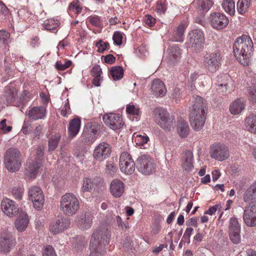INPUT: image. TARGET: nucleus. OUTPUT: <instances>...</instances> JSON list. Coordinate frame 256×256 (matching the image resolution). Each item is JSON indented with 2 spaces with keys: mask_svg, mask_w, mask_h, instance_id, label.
Masks as SVG:
<instances>
[{
  "mask_svg": "<svg viewBox=\"0 0 256 256\" xmlns=\"http://www.w3.org/2000/svg\"><path fill=\"white\" fill-rule=\"evenodd\" d=\"M42 256H57L54 248L50 245L44 247L42 250Z\"/></svg>",
  "mask_w": 256,
  "mask_h": 256,
  "instance_id": "46",
  "label": "nucleus"
},
{
  "mask_svg": "<svg viewBox=\"0 0 256 256\" xmlns=\"http://www.w3.org/2000/svg\"><path fill=\"white\" fill-rule=\"evenodd\" d=\"M24 190L22 188L16 186L12 189L11 192L16 199L20 200L24 194Z\"/></svg>",
  "mask_w": 256,
  "mask_h": 256,
  "instance_id": "45",
  "label": "nucleus"
},
{
  "mask_svg": "<svg viewBox=\"0 0 256 256\" xmlns=\"http://www.w3.org/2000/svg\"><path fill=\"white\" fill-rule=\"evenodd\" d=\"M79 207V202L74 194L68 193L62 197L60 209L64 214L72 216L76 212Z\"/></svg>",
  "mask_w": 256,
  "mask_h": 256,
  "instance_id": "5",
  "label": "nucleus"
},
{
  "mask_svg": "<svg viewBox=\"0 0 256 256\" xmlns=\"http://www.w3.org/2000/svg\"><path fill=\"white\" fill-rule=\"evenodd\" d=\"M102 43H104V41L100 40L96 44V46L98 48V51L100 52H103L106 50V48L104 44H102Z\"/></svg>",
  "mask_w": 256,
  "mask_h": 256,
  "instance_id": "62",
  "label": "nucleus"
},
{
  "mask_svg": "<svg viewBox=\"0 0 256 256\" xmlns=\"http://www.w3.org/2000/svg\"><path fill=\"white\" fill-rule=\"evenodd\" d=\"M245 104L244 100L238 98L234 100L230 105V110L233 114H240L244 108Z\"/></svg>",
  "mask_w": 256,
  "mask_h": 256,
  "instance_id": "31",
  "label": "nucleus"
},
{
  "mask_svg": "<svg viewBox=\"0 0 256 256\" xmlns=\"http://www.w3.org/2000/svg\"><path fill=\"white\" fill-rule=\"evenodd\" d=\"M100 130V126L98 123L88 122L81 136L82 142L85 144H91L96 140Z\"/></svg>",
  "mask_w": 256,
  "mask_h": 256,
  "instance_id": "7",
  "label": "nucleus"
},
{
  "mask_svg": "<svg viewBox=\"0 0 256 256\" xmlns=\"http://www.w3.org/2000/svg\"><path fill=\"white\" fill-rule=\"evenodd\" d=\"M42 162L40 159L35 160L32 163L29 164L26 167V170L28 172L29 176L32 178H34L38 174L39 169L41 166Z\"/></svg>",
  "mask_w": 256,
  "mask_h": 256,
  "instance_id": "34",
  "label": "nucleus"
},
{
  "mask_svg": "<svg viewBox=\"0 0 256 256\" xmlns=\"http://www.w3.org/2000/svg\"><path fill=\"white\" fill-rule=\"evenodd\" d=\"M198 76L199 75H198V73H197L196 72H194L190 76V82H192V84L190 86L192 90L193 89V88H194V86H192V83L198 78Z\"/></svg>",
  "mask_w": 256,
  "mask_h": 256,
  "instance_id": "64",
  "label": "nucleus"
},
{
  "mask_svg": "<svg viewBox=\"0 0 256 256\" xmlns=\"http://www.w3.org/2000/svg\"><path fill=\"white\" fill-rule=\"evenodd\" d=\"M246 124L248 131L256 133V114H250L246 119Z\"/></svg>",
  "mask_w": 256,
  "mask_h": 256,
  "instance_id": "36",
  "label": "nucleus"
},
{
  "mask_svg": "<svg viewBox=\"0 0 256 256\" xmlns=\"http://www.w3.org/2000/svg\"><path fill=\"white\" fill-rule=\"evenodd\" d=\"M110 231L108 225L102 224L93 232L90 241V256H100L104 254L105 248L110 242Z\"/></svg>",
  "mask_w": 256,
  "mask_h": 256,
  "instance_id": "1",
  "label": "nucleus"
},
{
  "mask_svg": "<svg viewBox=\"0 0 256 256\" xmlns=\"http://www.w3.org/2000/svg\"><path fill=\"white\" fill-rule=\"evenodd\" d=\"M250 4V0H238L237 2V10L240 14H244L247 10Z\"/></svg>",
  "mask_w": 256,
  "mask_h": 256,
  "instance_id": "43",
  "label": "nucleus"
},
{
  "mask_svg": "<svg viewBox=\"0 0 256 256\" xmlns=\"http://www.w3.org/2000/svg\"><path fill=\"white\" fill-rule=\"evenodd\" d=\"M32 128V125L30 124L28 122H24V125L22 126V132L26 134H28L30 130Z\"/></svg>",
  "mask_w": 256,
  "mask_h": 256,
  "instance_id": "56",
  "label": "nucleus"
},
{
  "mask_svg": "<svg viewBox=\"0 0 256 256\" xmlns=\"http://www.w3.org/2000/svg\"><path fill=\"white\" fill-rule=\"evenodd\" d=\"M94 184L92 179L86 178L84 180L82 188L83 192H90Z\"/></svg>",
  "mask_w": 256,
  "mask_h": 256,
  "instance_id": "48",
  "label": "nucleus"
},
{
  "mask_svg": "<svg viewBox=\"0 0 256 256\" xmlns=\"http://www.w3.org/2000/svg\"><path fill=\"white\" fill-rule=\"evenodd\" d=\"M80 127V120L79 118L72 119L69 124L68 132L69 136L74 138L78 132Z\"/></svg>",
  "mask_w": 256,
  "mask_h": 256,
  "instance_id": "30",
  "label": "nucleus"
},
{
  "mask_svg": "<svg viewBox=\"0 0 256 256\" xmlns=\"http://www.w3.org/2000/svg\"><path fill=\"white\" fill-rule=\"evenodd\" d=\"M166 60L170 64L177 63L181 58L182 50L176 44L170 46L166 50Z\"/></svg>",
  "mask_w": 256,
  "mask_h": 256,
  "instance_id": "21",
  "label": "nucleus"
},
{
  "mask_svg": "<svg viewBox=\"0 0 256 256\" xmlns=\"http://www.w3.org/2000/svg\"><path fill=\"white\" fill-rule=\"evenodd\" d=\"M166 6L164 3L159 0L157 2L156 10L160 14H164L166 10Z\"/></svg>",
  "mask_w": 256,
  "mask_h": 256,
  "instance_id": "55",
  "label": "nucleus"
},
{
  "mask_svg": "<svg viewBox=\"0 0 256 256\" xmlns=\"http://www.w3.org/2000/svg\"><path fill=\"white\" fill-rule=\"evenodd\" d=\"M117 170L116 164L111 160L107 162L106 168V172L108 174L112 176L114 174Z\"/></svg>",
  "mask_w": 256,
  "mask_h": 256,
  "instance_id": "47",
  "label": "nucleus"
},
{
  "mask_svg": "<svg viewBox=\"0 0 256 256\" xmlns=\"http://www.w3.org/2000/svg\"><path fill=\"white\" fill-rule=\"evenodd\" d=\"M135 163L132 156L127 152H123L120 158V168L122 172L131 174L135 170Z\"/></svg>",
  "mask_w": 256,
  "mask_h": 256,
  "instance_id": "11",
  "label": "nucleus"
},
{
  "mask_svg": "<svg viewBox=\"0 0 256 256\" xmlns=\"http://www.w3.org/2000/svg\"><path fill=\"white\" fill-rule=\"evenodd\" d=\"M4 164L10 172L18 171L22 164L21 154L18 150L14 148H8L4 155Z\"/></svg>",
  "mask_w": 256,
  "mask_h": 256,
  "instance_id": "4",
  "label": "nucleus"
},
{
  "mask_svg": "<svg viewBox=\"0 0 256 256\" xmlns=\"http://www.w3.org/2000/svg\"><path fill=\"white\" fill-rule=\"evenodd\" d=\"M126 111L128 114L138 116L140 114V110L138 108H136L134 105L128 106Z\"/></svg>",
  "mask_w": 256,
  "mask_h": 256,
  "instance_id": "54",
  "label": "nucleus"
},
{
  "mask_svg": "<svg viewBox=\"0 0 256 256\" xmlns=\"http://www.w3.org/2000/svg\"><path fill=\"white\" fill-rule=\"evenodd\" d=\"M252 41L249 36L242 35L237 38L233 46L234 54L242 64H248L252 52Z\"/></svg>",
  "mask_w": 256,
  "mask_h": 256,
  "instance_id": "3",
  "label": "nucleus"
},
{
  "mask_svg": "<svg viewBox=\"0 0 256 256\" xmlns=\"http://www.w3.org/2000/svg\"><path fill=\"white\" fill-rule=\"evenodd\" d=\"M28 222V216L26 214L22 213L21 214V218L16 221L15 226L18 232H22L26 228Z\"/></svg>",
  "mask_w": 256,
  "mask_h": 256,
  "instance_id": "33",
  "label": "nucleus"
},
{
  "mask_svg": "<svg viewBox=\"0 0 256 256\" xmlns=\"http://www.w3.org/2000/svg\"><path fill=\"white\" fill-rule=\"evenodd\" d=\"M219 206H220L218 204H216L212 206H210L208 210L204 212V214L212 215L216 211Z\"/></svg>",
  "mask_w": 256,
  "mask_h": 256,
  "instance_id": "61",
  "label": "nucleus"
},
{
  "mask_svg": "<svg viewBox=\"0 0 256 256\" xmlns=\"http://www.w3.org/2000/svg\"><path fill=\"white\" fill-rule=\"evenodd\" d=\"M110 191L115 198L120 197L124 191V183L118 179L113 180L110 184Z\"/></svg>",
  "mask_w": 256,
  "mask_h": 256,
  "instance_id": "25",
  "label": "nucleus"
},
{
  "mask_svg": "<svg viewBox=\"0 0 256 256\" xmlns=\"http://www.w3.org/2000/svg\"><path fill=\"white\" fill-rule=\"evenodd\" d=\"M93 216L90 212H86L79 216L78 218V226L82 230L90 228L92 224Z\"/></svg>",
  "mask_w": 256,
  "mask_h": 256,
  "instance_id": "26",
  "label": "nucleus"
},
{
  "mask_svg": "<svg viewBox=\"0 0 256 256\" xmlns=\"http://www.w3.org/2000/svg\"><path fill=\"white\" fill-rule=\"evenodd\" d=\"M240 224L238 219L232 218L230 220L228 226V235L230 240L234 244H238L240 242Z\"/></svg>",
  "mask_w": 256,
  "mask_h": 256,
  "instance_id": "15",
  "label": "nucleus"
},
{
  "mask_svg": "<svg viewBox=\"0 0 256 256\" xmlns=\"http://www.w3.org/2000/svg\"><path fill=\"white\" fill-rule=\"evenodd\" d=\"M186 225L187 226H197V220L196 218H192L186 222Z\"/></svg>",
  "mask_w": 256,
  "mask_h": 256,
  "instance_id": "63",
  "label": "nucleus"
},
{
  "mask_svg": "<svg viewBox=\"0 0 256 256\" xmlns=\"http://www.w3.org/2000/svg\"><path fill=\"white\" fill-rule=\"evenodd\" d=\"M136 162L138 170L144 174H150L155 170L154 162L148 155L140 156L138 158Z\"/></svg>",
  "mask_w": 256,
  "mask_h": 256,
  "instance_id": "8",
  "label": "nucleus"
},
{
  "mask_svg": "<svg viewBox=\"0 0 256 256\" xmlns=\"http://www.w3.org/2000/svg\"><path fill=\"white\" fill-rule=\"evenodd\" d=\"M177 132L181 138L187 137L190 132V128L188 122L182 119L178 121Z\"/></svg>",
  "mask_w": 256,
  "mask_h": 256,
  "instance_id": "32",
  "label": "nucleus"
},
{
  "mask_svg": "<svg viewBox=\"0 0 256 256\" xmlns=\"http://www.w3.org/2000/svg\"><path fill=\"white\" fill-rule=\"evenodd\" d=\"M222 6L224 10L230 15H233L235 12L234 2L232 0H224Z\"/></svg>",
  "mask_w": 256,
  "mask_h": 256,
  "instance_id": "41",
  "label": "nucleus"
},
{
  "mask_svg": "<svg viewBox=\"0 0 256 256\" xmlns=\"http://www.w3.org/2000/svg\"><path fill=\"white\" fill-rule=\"evenodd\" d=\"M220 60L219 53L206 54L204 56V66L210 72L214 73L218 69Z\"/></svg>",
  "mask_w": 256,
  "mask_h": 256,
  "instance_id": "10",
  "label": "nucleus"
},
{
  "mask_svg": "<svg viewBox=\"0 0 256 256\" xmlns=\"http://www.w3.org/2000/svg\"><path fill=\"white\" fill-rule=\"evenodd\" d=\"M205 108L203 98L196 96L189 114L190 124L194 130L199 131L204 126L206 116Z\"/></svg>",
  "mask_w": 256,
  "mask_h": 256,
  "instance_id": "2",
  "label": "nucleus"
},
{
  "mask_svg": "<svg viewBox=\"0 0 256 256\" xmlns=\"http://www.w3.org/2000/svg\"><path fill=\"white\" fill-rule=\"evenodd\" d=\"M156 124L162 129L170 131L174 126V116H170L166 110L156 108L154 111Z\"/></svg>",
  "mask_w": 256,
  "mask_h": 256,
  "instance_id": "6",
  "label": "nucleus"
},
{
  "mask_svg": "<svg viewBox=\"0 0 256 256\" xmlns=\"http://www.w3.org/2000/svg\"><path fill=\"white\" fill-rule=\"evenodd\" d=\"M60 139V136L58 134L52 136L48 140V151H54L58 146Z\"/></svg>",
  "mask_w": 256,
  "mask_h": 256,
  "instance_id": "42",
  "label": "nucleus"
},
{
  "mask_svg": "<svg viewBox=\"0 0 256 256\" xmlns=\"http://www.w3.org/2000/svg\"><path fill=\"white\" fill-rule=\"evenodd\" d=\"M56 21L52 19L46 20L44 22L43 26L46 30L50 31L54 30L58 26V23L56 22Z\"/></svg>",
  "mask_w": 256,
  "mask_h": 256,
  "instance_id": "44",
  "label": "nucleus"
},
{
  "mask_svg": "<svg viewBox=\"0 0 256 256\" xmlns=\"http://www.w3.org/2000/svg\"><path fill=\"white\" fill-rule=\"evenodd\" d=\"M4 96L8 104L12 103L16 100L17 96L16 89L14 88L6 87Z\"/></svg>",
  "mask_w": 256,
  "mask_h": 256,
  "instance_id": "38",
  "label": "nucleus"
},
{
  "mask_svg": "<svg viewBox=\"0 0 256 256\" xmlns=\"http://www.w3.org/2000/svg\"><path fill=\"white\" fill-rule=\"evenodd\" d=\"M249 99L252 102L256 104V90H252L250 91Z\"/></svg>",
  "mask_w": 256,
  "mask_h": 256,
  "instance_id": "60",
  "label": "nucleus"
},
{
  "mask_svg": "<svg viewBox=\"0 0 256 256\" xmlns=\"http://www.w3.org/2000/svg\"><path fill=\"white\" fill-rule=\"evenodd\" d=\"M88 20L93 26H98L100 24V18L98 16L90 17Z\"/></svg>",
  "mask_w": 256,
  "mask_h": 256,
  "instance_id": "58",
  "label": "nucleus"
},
{
  "mask_svg": "<svg viewBox=\"0 0 256 256\" xmlns=\"http://www.w3.org/2000/svg\"><path fill=\"white\" fill-rule=\"evenodd\" d=\"M14 245V240L10 234H4L0 236V253H8Z\"/></svg>",
  "mask_w": 256,
  "mask_h": 256,
  "instance_id": "22",
  "label": "nucleus"
},
{
  "mask_svg": "<svg viewBox=\"0 0 256 256\" xmlns=\"http://www.w3.org/2000/svg\"><path fill=\"white\" fill-rule=\"evenodd\" d=\"M243 220L246 226H256V202H252L244 207Z\"/></svg>",
  "mask_w": 256,
  "mask_h": 256,
  "instance_id": "12",
  "label": "nucleus"
},
{
  "mask_svg": "<svg viewBox=\"0 0 256 256\" xmlns=\"http://www.w3.org/2000/svg\"><path fill=\"white\" fill-rule=\"evenodd\" d=\"M232 82L230 77L226 74H222L218 76L216 90L219 93L224 94L226 92L230 82Z\"/></svg>",
  "mask_w": 256,
  "mask_h": 256,
  "instance_id": "24",
  "label": "nucleus"
},
{
  "mask_svg": "<svg viewBox=\"0 0 256 256\" xmlns=\"http://www.w3.org/2000/svg\"><path fill=\"white\" fill-rule=\"evenodd\" d=\"M70 220L68 218H58L54 220L50 225V230L54 234H56L64 232L69 228Z\"/></svg>",
  "mask_w": 256,
  "mask_h": 256,
  "instance_id": "16",
  "label": "nucleus"
},
{
  "mask_svg": "<svg viewBox=\"0 0 256 256\" xmlns=\"http://www.w3.org/2000/svg\"><path fill=\"white\" fill-rule=\"evenodd\" d=\"M72 64V62L67 60L64 64L60 62H57L56 64V67L58 70H64L69 68Z\"/></svg>",
  "mask_w": 256,
  "mask_h": 256,
  "instance_id": "51",
  "label": "nucleus"
},
{
  "mask_svg": "<svg viewBox=\"0 0 256 256\" xmlns=\"http://www.w3.org/2000/svg\"><path fill=\"white\" fill-rule=\"evenodd\" d=\"M110 75L112 77L114 80H118L122 78L124 76V70L120 66H114L111 68Z\"/></svg>",
  "mask_w": 256,
  "mask_h": 256,
  "instance_id": "39",
  "label": "nucleus"
},
{
  "mask_svg": "<svg viewBox=\"0 0 256 256\" xmlns=\"http://www.w3.org/2000/svg\"><path fill=\"white\" fill-rule=\"evenodd\" d=\"M28 194L34 208L38 210L41 209L44 202V194L42 189L38 186H33L30 188Z\"/></svg>",
  "mask_w": 256,
  "mask_h": 256,
  "instance_id": "9",
  "label": "nucleus"
},
{
  "mask_svg": "<svg viewBox=\"0 0 256 256\" xmlns=\"http://www.w3.org/2000/svg\"><path fill=\"white\" fill-rule=\"evenodd\" d=\"M46 114V108L44 106H34L28 112V117L32 121L43 119Z\"/></svg>",
  "mask_w": 256,
  "mask_h": 256,
  "instance_id": "23",
  "label": "nucleus"
},
{
  "mask_svg": "<svg viewBox=\"0 0 256 256\" xmlns=\"http://www.w3.org/2000/svg\"><path fill=\"white\" fill-rule=\"evenodd\" d=\"M192 160V152L190 150H186L182 154V168L188 172L194 168Z\"/></svg>",
  "mask_w": 256,
  "mask_h": 256,
  "instance_id": "28",
  "label": "nucleus"
},
{
  "mask_svg": "<svg viewBox=\"0 0 256 256\" xmlns=\"http://www.w3.org/2000/svg\"><path fill=\"white\" fill-rule=\"evenodd\" d=\"M185 29L186 28L183 24H180L173 34L172 40L176 42H182Z\"/></svg>",
  "mask_w": 256,
  "mask_h": 256,
  "instance_id": "37",
  "label": "nucleus"
},
{
  "mask_svg": "<svg viewBox=\"0 0 256 256\" xmlns=\"http://www.w3.org/2000/svg\"><path fill=\"white\" fill-rule=\"evenodd\" d=\"M10 34L6 30H0V42L2 44H7L10 42Z\"/></svg>",
  "mask_w": 256,
  "mask_h": 256,
  "instance_id": "49",
  "label": "nucleus"
},
{
  "mask_svg": "<svg viewBox=\"0 0 256 256\" xmlns=\"http://www.w3.org/2000/svg\"><path fill=\"white\" fill-rule=\"evenodd\" d=\"M151 89L153 94L156 96H163L166 92L165 85L160 79H155L152 81Z\"/></svg>",
  "mask_w": 256,
  "mask_h": 256,
  "instance_id": "27",
  "label": "nucleus"
},
{
  "mask_svg": "<svg viewBox=\"0 0 256 256\" xmlns=\"http://www.w3.org/2000/svg\"><path fill=\"white\" fill-rule=\"evenodd\" d=\"M122 34L120 32H115L113 34L112 39L114 44L117 46H120L122 44Z\"/></svg>",
  "mask_w": 256,
  "mask_h": 256,
  "instance_id": "50",
  "label": "nucleus"
},
{
  "mask_svg": "<svg viewBox=\"0 0 256 256\" xmlns=\"http://www.w3.org/2000/svg\"><path fill=\"white\" fill-rule=\"evenodd\" d=\"M155 20V18L150 15L147 14L145 16L144 22L147 25L152 26L154 24Z\"/></svg>",
  "mask_w": 256,
  "mask_h": 256,
  "instance_id": "57",
  "label": "nucleus"
},
{
  "mask_svg": "<svg viewBox=\"0 0 256 256\" xmlns=\"http://www.w3.org/2000/svg\"><path fill=\"white\" fill-rule=\"evenodd\" d=\"M132 136L136 144L138 146H144V144H146L150 140L148 136L144 133H143V134L134 133Z\"/></svg>",
  "mask_w": 256,
  "mask_h": 256,
  "instance_id": "40",
  "label": "nucleus"
},
{
  "mask_svg": "<svg viewBox=\"0 0 256 256\" xmlns=\"http://www.w3.org/2000/svg\"><path fill=\"white\" fill-rule=\"evenodd\" d=\"M104 60L106 63L112 64L114 62L116 58L112 54H109L104 56Z\"/></svg>",
  "mask_w": 256,
  "mask_h": 256,
  "instance_id": "59",
  "label": "nucleus"
},
{
  "mask_svg": "<svg viewBox=\"0 0 256 256\" xmlns=\"http://www.w3.org/2000/svg\"><path fill=\"white\" fill-rule=\"evenodd\" d=\"M243 200L245 202L256 200V182L251 184L244 192Z\"/></svg>",
  "mask_w": 256,
  "mask_h": 256,
  "instance_id": "29",
  "label": "nucleus"
},
{
  "mask_svg": "<svg viewBox=\"0 0 256 256\" xmlns=\"http://www.w3.org/2000/svg\"><path fill=\"white\" fill-rule=\"evenodd\" d=\"M110 153V145L106 142H102L96 147L93 156L96 160L102 161L108 158Z\"/></svg>",
  "mask_w": 256,
  "mask_h": 256,
  "instance_id": "17",
  "label": "nucleus"
},
{
  "mask_svg": "<svg viewBox=\"0 0 256 256\" xmlns=\"http://www.w3.org/2000/svg\"><path fill=\"white\" fill-rule=\"evenodd\" d=\"M211 26L216 29L221 30L228 24V20L226 16L220 12H214L210 17Z\"/></svg>",
  "mask_w": 256,
  "mask_h": 256,
  "instance_id": "18",
  "label": "nucleus"
},
{
  "mask_svg": "<svg viewBox=\"0 0 256 256\" xmlns=\"http://www.w3.org/2000/svg\"><path fill=\"white\" fill-rule=\"evenodd\" d=\"M103 120L105 124L114 130L121 128L124 124L122 117L117 114H105L103 116Z\"/></svg>",
  "mask_w": 256,
  "mask_h": 256,
  "instance_id": "14",
  "label": "nucleus"
},
{
  "mask_svg": "<svg viewBox=\"0 0 256 256\" xmlns=\"http://www.w3.org/2000/svg\"><path fill=\"white\" fill-rule=\"evenodd\" d=\"M190 44L192 47L198 50L200 48L204 42V38L202 31L194 30L190 32Z\"/></svg>",
  "mask_w": 256,
  "mask_h": 256,
  "instance_id": "20",
  "label": "nucleus"
},
{
  "mask_svg": "<svg viewBox=\"0 0 256 256\" xmlns=\"http://www.w3.org/2000/svg\"><path fill=\"white\" fill-rule=\"evenodd\" d=\"M193 228H188L183 236L182 240L184 242L189 244L190 242V237L193 232Z\"/></svg>",
  "mask_w": 256,
  "mask_h": 256,
  "instance_id": "52",
  "label": "nucleus"
},
{
  "mask_svg": "<svg viewBox=\"0 0 256 256\" xmlns=\"http://www.w3.org/2000/svg\"><path fill=\"white\" fill-rule=\"evenodd\" d=\"M194 3L196 4V8L203 13L208 12L213 4L211 0H194Z\"/></svg>",
  "mask_w": 256,
  "mask_h": 256,
  "instance_id": "35",
  "label": "nucleus"
},
{
  "mask_svg": "<svg viewBox=\"0 0 256 256\" xmlns=\"http://www.w3.org/2000/svg\"><path fill=\"white\" fill-rule=\"evenodd\" d=\"M1 208L2 212L8 216L13 217L18 216L19 208L14 201L6 198L1 202Z\"/></svg>",
  "mask_w": 256,
  "mask_h": 256,
  "instance_id": "19",
  "label": "nucleus"
},
{
  "mask_svg": "<svg viewBox=\"0 0 256 256\" xmlns=\"http://www.w3.org/2000/svg\"><path fill=\"white\" fill-rule=\"evenodd\" d=\"M210 156L216 160L222 161L229 157L228 148L224 144H215L210 146Z\"/></svg>",
  "mask_w": 256,
  "mask_h": 256,
  "instance_id": "13",
  "label": "nucleus"
},
{
  "mask_svg": "<svg viewBox=\"0 0 256 256\" xmlns=\"http://www.w3.org/2000/svg\"><path fill=\"white\" fill-rule=\"evenodd\" d=\"M102 69L99 65L94 66L91 70V75L94 77H101Z\"/></svg>",
  "mask_w": 256,
  "mask_h": 256,
  "instance_id": "53",
  "label": "nucleus"
}]
</instances>
